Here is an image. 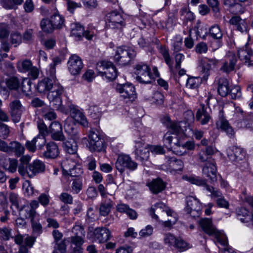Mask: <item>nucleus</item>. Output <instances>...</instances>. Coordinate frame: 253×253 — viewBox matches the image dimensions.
I'll return each mask as SVG.
<instances>
[{"instance_id":"nucleus-1","label":"nucleus","mask_w":253,"mask_h":253,"mask_svg":"<svg viewBox=\"0 0 253 253\" xmlns=\"http://www.w3.org/2000/svg\"><path fill=\"white\" fill-rule=\"evenodd\" d=\"M63 92V87L58 84H55L52 89L49 91L47 97L50 102V105L54 109L63 113H68V110L62 105L61 95Z\"/></svg>"},{"instance_id":"nucleus-2","label":"nucleus","mask_w":253,"mask_h":253,"mask_svg":"<svg viewBox=\"0 0 253 253\" xmlns=\"http://www.w3.org/2000/svg\"><path fill=\"white\" fill-rule=\"evenodd\" d=\"M199 223L202 230L206 234L215 237L217 242L222 246L226 245L227 237L215 228L213 225L211 219L207 218H202L199 220Z\"/></svg>"},{"instance_id":"nucleus-3","label":"nucleus","mask_w":253,"mask_h":253,"mask_svg":"<svg viewBox=\"0 0 253 253\" xmlns=\"http://www.w3.org/2000/svg\"><path fill=\"white\" fill-rule=\"evenodd\" d=\"M136 54V53L133 49L127 46H121L116 51L114 60L119 65L126 66L130 63Z\"/></svg>"},{"instance_id":"nucleus-4","label":"nucleus","mask_w":253,"mask_h":253,"mask_svg":"<svg viewBox=\"0 0 253 253\" xmlns=\"http://www.w3.org/2000/svg\"><path fill=\"white\" fill-rule=\"evenodd\" d=\"M96 70L99 75L105 77L108 81H112L118 76L117 69L113 63L102 61L97 64Z\"/></svg>"},{"instance_id":"nucleus-5","label":"nucleus","mask_w":253,"mask_h":253,"mask_svg":"<svg viewBox=\"0 0 253 253\" xmlns=\"http://www.w3.org/2000/svg\"><path fill=\"white\" fill-rule=\"evenodd\" d=\"M134 69L137 81L142 84H151L152 80L154 77L151 73L150 68L147 64L140 62L134 66Z\"/></svg>"},{"instance_id":"nucleus-6","label":"nucleus","mask_w":253,"mask_h":253,"mask_svg":"<svg viewBox=\"0 0 253 253\" xmlns=\"http://www.w3.org/2000/svg\"><path fill=\"white\" fill-rule=\"evenodd\" d=\"M89 149L92 152H102L105 149L104 139L101 137L98 131L91 128L88 132Z\"/></svg>"},{"instance_id":"nucleus-7","label":"nucleus","mask_w":253,"mask_h":253,"mask_svg":"<svg viewBox=\"0 0 253 253\" xmlns=\"http://www.w3.org/2000/svg\"><path fill=\"white\" fill-rule=\"evenodd\" d=\"M107 27L112 29L122 30L126 25L125 19L117 11H112L106 15Z\"/></svg>"},{"instance_id":"nucleus-8","label":"nucleus","mask_w":253,"mask_h":253,"mask_svg":"<svg viewBox=\"0 0 253 253\" xmlns=\"http://www.w3.org/2000/svg\"><path fill=\"white\" fill-rule=\"evenodd\" d=\"M137 164L133 161L130 157L127 155H120L115 163L117 169L121 173H123L126 169L130 171L135 170L137 168Z\"/></svg>"},{"instance_id":"nucleus-9","label":"nucleus","mask_w":253,"mask_h":253,"mask_svg":"<svg viewBox=\"0 0 253 253\" xmlns=\"http://www.w3.org/2000/svg\"><path fill=\"white\" fill-rule=\"evenodd\" d=\"M186 202L185 212L193 217H198L202 209L199 200L195 197L189 196L186 197Z\"/></svg>"},{"instance_id":"nucleus-10","label":"nucleus","mask_w":253,"mask_h":253,"mask_svg":"<svg viewBox=\"0 0 253 253\" xmlns=\"http://www.w3.org/2000/svg\"><path fill=\"white\" fill-rule=\"evenodd\" d=\"M161 122L163 125L171 131V133L178 135L183 133L184 131L181 125L185 124L183 122L172 121L168 115H164L161 118Z\"/></svg>"},{"instance_id":"nucleus-11","label":"nucleus","mask_w":253,"mask_h":253,"mask_svg":"<svg viewBox=\"0 0 253 253\" xmlns=\"http://www.w3.org/2000/svg\"><path fill=\"white\" fill-rule=\"evenodd\" d=\"M135 142L134 154L136 159L141 161H147L149 158L150 154L148 145L145 144L142 140H136Z\"/></svg>"},{"instance_id":"nucleus-12","label":"nucleus","mask_w":253,"mask_h":253,"mask_svg":"<svg viewBox=\"0 0 253 253\" xmlns=\"http://www.w3.org/2000/svg\"><path fill=\"white\" fill-rule=\"evenodd\" d=\"M67 66L68 70L72 75H77L80 73L84 67V64L81 58L74 54L69 58Z\"/></svg>"},{"instance_id":"nucleus-13","label":"nucleus","mask_w":253,"mask_h":253,"mask_svg":"<svg viewBox=\"0 0 253 253\" xmlns=\"http://www.w3.org/2000/svg\"><path fill=\"white\" fill-rule=\"evenodd\" d=\"M116 90L124 99L133 100L136 97L135 88L131 84H118Z\"/></svg>"},{"instance_id":"nucleus-14","label":"nucleus","mask_w":253,"mask_h":253,"mask_svg":"<svg viewBox=\"0 0 253 253\" xmlns=\"http://www.w3.org/2000/svg\"><path fill=\"white\" fill-rule=\"evenodd\" d=\"M238 55L240 60L243 61L245 64L248 66L253 64V61L251 59V57L253 55V51L247 44L243 47L239 48Z\"/></svg>"},{"instance_id":"nucleus-15","label":"nucleus","mask_w":253,"mask_h":253,"mask_svg":"<svg viewBox=\"0 0 253 253\" xmlns=\"http://www.w3.org/2000/svg\"><path fill=\"white\" fill-rule=\"evenodd\" d=\"M236 217L241 222L248 226L253 227V213L245 208H239L236 210Z\"/></svg>"},{"instance_id":"nucleus-16","label":"nucleus","mask_w":253,"mask_h":253,"mask_svg":"<svg viewBox=\"0 0 253 253\" xmlns=\"http://www.w3.org/2000/svg\"><path fill=\"white\" fill-rule=\"evenodd\" d=\"M71 35L80 39L82 37H85L87 40H91L93 37V34L90 31H85L83 26L81 24L75 23L71 24Z\"/></svg>"},{"instance_id":"nucleus-17","label":"nucleus","mask_w":253,"mask_h":253,"mask_svg":"<svg viewBox=\"0 0 253 253\" xmlns=\"http://www.w3.org/2000/svg\"><path fill=\"white\" fill-rule=\"evenodd\" d=\"M70 109V115L77 123L84 127H88V122L84 114L79 110L74 105L68 106Z\"/></svg>"},{"instance_id":"nucleus-18","label":"nucleus","mask_w":253,"mask_h":253,"mask_svg":"<svg viewBox=\"0 0 253 253\" xmlns=\"http://www.w3.org/2000/svg\"><path fill=\"white\" fill-rule=\"evenodd\" d=\"M51 138L55 141H63L65 136L63 133L62 125L57 121L52 122L49 127Z\"/></svg>"},{"instance_id":"nucleus-19","label":"nucleus","mask_w":253,"mask_h":253,"mask_svg":"<svg viewBox=\"0 0 253 253\" xmlns=\"http://www.w3.org/2000/svg\"><path fill=\"white\" fill-rule=\"evenodd\" d=\"M227 155L231 161L238 163L245 159L246 153L242 148L234 146L227 150Z\"/></svg>"},{"instance_id":"nucleus-20","label":"nucleus","mask_w":253,"mask_h":253,"mask_svg":"<svg viewBox=\"0 0 253 253\" xmlns=\"http://www.w3.org/2000/svg\"><path fill=\"white\" fill-rule=\"evenodd\" d=\"M237 59L235 54L229 52L225 56V61L221 67V70L226 73H229L235 69Z\"/></svg>"},{"instance_id":"nucleus-21","label":"nucleus","mask_w":253,"mask_h":253,"mask_svg":"<svg viewBox=\"0 0 253 253\" xmlns=\"http://www.w3.org/2000/svg\"><path fill=\"white\" fill-rule=\"evenodd\" d=\"M216 126L218 129L225 132L227 135L231 137L234 134V131L229 124L228 121L223 117V112H219V120L216 122Z\"/></svg>"},{"instance_id":"nucleus-22","label":"nucleus","mask_w":253,"mask_h":253,"mask_svg":"<svg viewBox=\"0 0 253 253\" xmlns=\"http://www.w3.org/2000/svg\"><path fill=\"white\" fill-rule=\"evenodd\" d=\"M217 169L214 162L205 163L203 168V174L213 183L217 181Z\"/></svg>"},{"instance_id":"nucleus-23","label":"nucleus","mask_w":253,"mask_h":253,"mask_svg":"<svg viewBox=\"0 0 253 253\" xmlns=\"http://www.w3.org/2000/svg\"><path fill=\"white\" fill-rule=\"evenodd\" d=\"M94 240L99 243H104L111 237L110 231L105 227L96 228L93 231Z\"/></svg>"},{"instance_id":"nucleus-24","label":"nucleus","mask_w":253,"mask_h":253,"mask_svg":"<svg viewBox=\"0 0 253 253\" xmlns=\"http://www.w3.org/2000/svg\"><path fill=\"white\" fill-rule=\"evenodd\" d=\"M10 113L14 122H18L20 121L21 112L22 105L19 100L15 99L9 103Z\"/></svg>"},{"instance_id":"nucleus-25","label":"nucleus","mask_w":253,"mask_h":253,"mask_svg":"<svg viewBox=\"0 0 253 253\" xmlns=\"http://www.w3.org/2000/svg\"><path fill=\"white\" fill-rule=\"evenodd\" d=\"M168 165L171 173L181 172L184 168V163L180 159L175 157H170L168 160Z\"/></svg>"},{"instance_id":"nucleus-26","label":"nucleus","mask_w":253,"mask_h":253,"mask_svg":"<svg viewBox=\"0 0 253 253\" xmlns=\"http://www.w3.org/2000/svg\"><path fill=\"white\" fill-rule=\"evenodd\" d=\"M147 185L152 193L158 194L162 192L166 188V183L161 178H157L153 179L151 181L148 183Z\"/></svg>"},{"instance_id":"nucleus-27","label":"nucleus","mask_w":253,"mask_h":253,"mask_svg":"<svg viewBox=\"0 0 253 253\" xmlns=\"http://www.w3.org/2000/svg\"><path fill=\"white\" fill-rule=\"evenodd\" d=\"M46 150L42 153V155L46 158L54 159L56 158L59 154V151L57 144L50 141L45 145Z\"/></svg>"},{"instance_id":"nucleus-28","label":"nucleus","mask_w":253,"mask_h":253,"mask_svg":"<svg viewBox=\"0 0 253 253\" xmlns=\"http://www.w3.org/2000/svg\"><path fill=\"white\" fill-rule=\"evenodd\" d=\"M9 27L6 25H1V49L8 52L10 48V44L8 37L9 33Z\"/></svg>"},{"instance_id":"nucleus-29","label":"nucleus","mask_w":253,"mask_h":253,"mask_svg":"<svg viewBox=\"0 0 253 253\" xmlns=\"http://www.w3.org/2000/svg\"><path fill=\"white\" fill-rule=\"evenodd\" d=\"M55 84H58L56 83V81L47 77L38 83L37 89L41 93H44L47 91H50Z\"/></svg>"},{"instance_id":"nucleus-30","label":"nucleus","mask_w":253,"mask_h":253,"mask_svg":"<svg viewBox=\"0 0 253 253\" xmlns=\"http://www.w3.org/2000/svg\"><path fill=\"white\" fill-rule=\"evenodd\" d=\"M29 177L34 176L36 174L43 172L45 169V165L40 160H35L28 165Z\"/></svg>"},{"instance_id":"nucleus-31","label":"nucleus","mask_w":253,"mask_h":253,"mask_svg":"<svg viewBox=\"0 0 253 253\" xmlns=\"http://www.w3.org/2000/svg\"><path fill=\"white\" fill-rule=\"evenodd\" d=\"M196 118L203 125L207 124L211 120L210 113L208 112L204 104H201V108L197 110Z\"/></svg>"},{"instance_id":"nucleus-32","label":"nucleus","mask_w":253,"mask_h":253,"mask_svg":"<svg viewBox=\"0 0 253 253\" xmlns=\"http://www.w3.org/2000/svg\"><path fill=\"white\" fill-rule=\"evenodd\" d=\"M231 86L227 79L220 78L218 81V92L222 97L227 96L229 93Z\"/></svg>"},{"instance_id":"nucleus-33","label":"nucleus","mask_w":253,"mask_h":253,"mask_svg":"<svg viewBox=\"0 0 253 253\" xmlns=\"http://www.w3.org/2000/svg\"><path fill=\"white\" fill-rule=\"evenodd\" d=\"M204 30L205 33L207 34V29H205ZM208 34L214 40H222L223 37V32L217 24H214L209 28Z\"/></svg>"},{"instance_id":"nucleus-34","label":"nucleus","mask_w":253,"mask_h":253,"mask_svg":"<svg viewBox=\"0 0 253 253\" xmlns=\"http://www.w3.org/2000/svg\"><path fill=\"white\" fill-rule=\"evenodd\" d=\"M71 246L73 249L74 253H81L82 252V246L84 243L83 239L79 236H74L70 238Z\"/></svg>"},{"instance_id":"nucleus-35","label":"nucleus","mask_w":253,"mask_h":253,"mask_svg":"<svg viewBox=\"0 0 253 253\" xmlns=\"http://www.w3.org/2000/svg\"><path fill=\"white\" fill-rule=\"evenodd\" d=\"M117 210L120 212H125L131 219H135L137 217V213L136 211L130 209L129 206L124 204L118 205L117 206Z\"/></svg>"},{"instance_id":"nucleus-36","label":"nucleus","mask_w":253,"mask_h":253,"mask_svg":"<svg viewBox=\"0 0 253 253\" xmlns=\"http://www.w3.org/2000/svg\"><path fill=\"white\" fill-rule=\"evenodd\" d=\"M62 141V146L65 151L70 154H74L77 152L78 145L76 140H65L64 139Z\"/></svg>"},{"instance_id":"nucleus-37","label":"nucleus","mask_w":253,"mask_h":253,"mask_svg":"<svg viewBox=\"0 0 253 253\" xmlns=\"http://www.w3.org/2000/svg\"><path fill=\"white\" fill-rule=\"evenodd\" d=\"M71 181L72 182L71 189L74 194H78L80 193L83 188V179L82 177H76L73 178Z\"/></svg>"},{"instance_id":"nucleus-38","label":"nucleus","mask_w":253,"mask_h":253,"mask_svg":"<svg viewBox=\"0 0 253 253\" xmlns=\"http://www.w3.org/2000/svg\"><path fill=\"white\" fill-rule=\"evenodd\" d=\"M113 206L114 203L112 201L109 199H104V201L101 203L99 208L100 215L102 216L108 215Z\"/></svg>"},{"instance_id":"nucleus-39","label":"nucleus","mask_w":253,"mask_h":253,"mask_svg":"<svg viewBox=\"0 0 253 253\" xmlns=\"http://www.w3.org/2000/svg\"><path fill=\"white\" fill-rule=\"evenodd\" d=\"M39 217H28L31 223L33 234L36 237L39 236L42 232V227L39 222Z\"/></svg>"},{"instance_id":"nucleus-40","label":"nucleus","mask_w":253,"mask_h":253,"mask_svg":"<svg viewBox=\"0 0 253 253\" xmlns=\"http://www.w3.org/2000/svg\"><path fill=\"white\" fill-rule=\"evenodd\" d=\"M199 68L200 69L201 74L203 75L202 78L204 80H207L210 74L211 68L209 66L204 59H201L199 64Z\"/></svg>"},{"instance_id":"nucleus-41","label":"nucleus","mask_w":253,"mask_h":253,"mask_svg":"<svg viewBox=\"0 0 253 253\" xmlns=\"http://www.w3.org/2000/svg\"><path fill=\"white\" fill-rule=\"evenodd\" d=\"M171 150L174 154L179 156L183 155L187 153L184 143L178 139H176V142L173 143Z\"/></svg>"},{"instance_id":"nucleus-42","label":"nucleus","mask_w":253,"mask_h":253,"mask_svg":"<svg viewBox=\"0 0 253 253\" xmlns=\"http://www.w3.org/2000/svg\"><path fill=\"white\" fill-rule=\"evenodd\" d=\"M39 206V201L33 200L30 203V209L25 210L26 214L25 216L26 218L32 217H39V214L37 213L36 209Z\"/></svg>"},{"instance_id":"nucleus-43","label":"nucleus","mask_w":253,"mask_h":253,"mask_svg":"<svg viewBox=\"0 0 253 253\" xmlns=\"http://www.w3.org/2000/svg\"><path fill=\"white\" fill-rule=\"evenodd\" d=\"M9 200L12 206H14L16 209L19 211H22L24 208H26L25 205H22L21 199L18 197V195L15 193H11L9 195Z\"/></svg>"},{"instance_id":"nucleus-44","label":"nucleus","mask_w":253,"mask_h":253,"mask_svg":"<svg viewBox=\"0 0 253 253\" xmlns=\"http://www.w3.org/2000/svg\"><path fill=\"white\" fill-rule=\"evenodd\" d=\"M24 193L27 196H33L38 194V191L34 189V186L29 180H26L23 184Z\"/></svg>"},{"instance_id":"nucleus-45","label":"nucleus","mask_w":253,"mask_h":253,"mask_svg":"<svg viewBox=\"0 0 253 253\" xmlns=\"http://www.w3.org/2000/svg\"><path fill=\"white\" fill-rule=\"evenodd\" d=\"M160 52L162 55L166 63L169 66V70L171 72L172 71V63L171 59L169 56V49L165 46H161L160 48Z\"/></svg>"},{"instance_id":"nucleus-46","label":"nucleus","mask_w":253,"mask_h":253,"mask_svg":"<svg viewBox=\"0 0 253 253\" xmlns=\"http://www.w3.org/2000/svg\"><path fill=\"white\" fill-rule=\"evenodd\" d=\"M50 19L55 29L61 28L64 25V18L59 14L55 13L52 15Z\"/></svg>"},{"instance_id":"nucleus-47","label":"nucleus","mask_w":253,"mask_h":253,"mask_svg":"<svg viewBox=\"0 0 253 253\" xmlns=\"http://www.w3.org/2000/svg\"><path fill=\"white\" fill-rule=\"evenodd\" d=\"M183 178L188 181L190 182L192 184H196L198 186H202L205 187L206 189V186L208 185L207 184L206 180L203 179L199 176H183Z\"/></svg>"},{"instance_id":"nucleus-48","label":"nucleus","mask_w":253,"mask_h":253,"mask_svg":"<svg viewBox=\"0 0 253 253\" xmlns=\"http://www.w3.org/2000/svg\"><path fill=\"white\" fill-rule=\"evenodd\" d=\"M190 248L189 244L182 238H177L173 248L179 252L185 251Z\"/></svg>"},{"instance_id":"nucleus-49","label":"nucleus","mask_w":253,"mask_h":253,"mask_svg":"<svg viewBox=\"0 0 253 253\" xmlns=\"http://www.w3.org/2000/svg\"><path fill=\"white\" fill-rule=\"evenodd\" d=\"M40 25L42 29L46 33H51L55 29L50 18L42 19Z\"/></svg>"},{"instance_id":"nucleus-50","label":"nucleus","mask_w":253,"mask_h":253,"mask_svg":"<svg viewBox=\"0 0 253 253\" xmlns=\"http://www.w3.org/2000/svg\"><path fill=\"white\" fill-rule=\"evenodd\" d=\"M10 144L12 147V153L14 152L18 157H20L24 154L25 148L21 143L17 141H12L10 142Z\"/></svg>"},{"instance_id":"nucleus-51","label":"nucleus","mask_w":253,"mask_h":253,"mask_svg":"<svg viewBox=\"0 0 253 253\" xmlns=\"http://www.w3.org/2000/svg\"><path fill=\"white\" fill-rule=\"evenodd\" d=\"M177 238L174 235L170 233L165 234L164 242L165 244L167 245L168 247L170 248H173Z\"/></svg>"},{"instance_id":"nucleus-52","label":"nucleus","mask_w":253,"mask_h":253,"mask_svg":"<svg viewBox=\"0 0 253 253\" xmlns=\"http://www.w3.org/2000/svg\"><path fill=\"white\" fill-rule=\"evenodd\" d=\"M32 67V64L31 61L25 60L20 61L17 63V68L19 71L26 72L28 71Z\"/></svg>"},{"instance_id":"nucleus-53","label":"nucleus","mask_w":253,"mask_h":253,"mask_svg":"<svg viewBox=\"0 0 253 253\" xmlns=\"http://www.w3.org/2000/svg\"><path fill=\"white\" fill-rule=\"evenodd\" d=\"M37 126L39 129V133L38 135L45 137L49 133V129L45 125L43 121L40 120L37 122Z\"/></svg>"},{"instance_id":"nucleus-54","label":"nucleus","mask_w":253,"mask_h":253,"mask_svg":"<svg viewBox=\"0 0 253 253\" xmlns=\"http://www.w3.org/2000/svg\"><path fill=\"white\" fill-rule=\"evenodd\" d=\"M6 84L9 89H16L19 87L20 82L16 77H13L6 81Z\"/></svg>"},{"instance_id":"nucleus-55","label":"nucleus","mask_w":253,"mask_h":253,"mask_svg":"<svg viewBox=\"0 0 253 253\" xmlns=\"http://www.w3.org/2000/svg\"><path fill=\"white\" fill-rule=\"evenodd\" d=\"M31 84L32 82L29 79H24L22 83V90L27 96H29L31 94Z\"/></svg>"},{"instance_id":"nucleus-56","label":"nucleus","mask_w":253,"mask_h":253,"mask_svg":"<svg viewBox=\"0 0 253 253\" xmlns=\"http://www.w3.org/2000/svg\"><path fill=\"white\" fill-rule=\"evenodd\" d=\"M200 84L199 78L191 77L188 79L186 83V86L189 88H196Z\"/></svg>"},{"instance_id":"nucleus-57","label":"nucleus","mask_w":253,"mask_h":253,"mask_svg":"<svg viewBox=\"0 0 253 253\" xmlns=\"http://www.w3.org/2000/svg\"><path fill=\"white\" fill-rule=\"evenodd\" d=\"M158 208L163 209V210L165 211L166 209L168 208V207H167L166 205L164 204V203L159 202L155 204L154 205L153 207H152L151 208V210L150 211V214L153 218H155L156 220H158L159 217L158 215L155 213V209Z\"/></svg>"},{"instance_id":"nucleus-58","label":"nucleus","mask_w":253,"mask_h":253,"mask_svg":"<svg viewBox=\"0 0 253 253\" xmlns=\"http://www.w3.org/2000/svg\"><path fill=\"white\" fill-rule=\"evenodd\" d=\"M228 95L233 99L239 98L242 95L240 87L239 86H232L230 89Z\"/></svg>"},{"instance_id":"nucleus-59","label":"nucleus","mask_w":253,"mask_h":253,"mask_svg":"<svg viewBox=\"0 0 253 253\" xmlns=\"http://www.w3.org/2000/svg\"><path fill=\"white\" fill-rule=\"evenodd\" d=\"M172 136L170 135V133L167 132L164 136L163 142L165 146L169 150H172L173 144H172Z\"/></svg>"},{"instance_id":"nucleus-60","label":"nucleus","mask_w":253,"mask_h":253,"mask_svg":"<svg viewBox=\"0 0 253 253\" xmlns=\"http://www.w3.org/2000/svg\"><path fill=\"white\" fill-rule=\"evenodd\" d=\"M59 198L61 201L65 204H71L73 203V198L71 194L68 193H62L60 195Z\"/></svg>"},{"instance_id":"nucleus-61","label":"nucleus","mask_w":253,"mask_h":253,"mask_svg":"<svg viewBox=\"0 0 253 253\" xmlns=\"http://www.w3.org/2000/svg\"><path fill=\"white\" fill-rule=\"evenodd\" d=\"M11 231V229L8 227H5L1 229V238L5 241L8 240L10 238H13Z\"/></svg>"},{"instance_id":"nucleus-62","label":"nucleus","mask_w":253,"mask_h":253,"mask_svg":"<svg viewBox=\"0 0 253 253\" xmlns=\"http://www.w3.org/2000/svg\"><path fill=\"white\" fill-rule=\"evenodd\" d=\"M11 43L15 44V46L19 44L22 42V36L18 32H14L11 34L10 36Z\"/></svg>"},{"instance_id":"nucleus-63","label":"nucleus","mask_w":253,"mask_h":253,"mask_svg":"<svg viewBox=\"0 0 253 253\" xmlns=\"http://www.w3.org/2000/svg\"><path fill=\"white\" fill-rule=\"evenodd\" d=\"M199 160L201 162L210 163L214 162V160L211 159V157L208 155V154L205 152L204 150H201L199 154Z\"/></svg>"},{"instance_id":"nucleus-64","label":"nucleus","mask_w":253,"mask_h":253,"mask_svg":"<svg viewBox=\"0 0 253 253\" xmlns=\"http://www.w3.org/2000/svg\"><path fill=\"white\" fill-rule=\"evenodd\" d=\"M86 167L88 170H93L96 167V161L92 156L88 157L86 161Z\"/></svg>"}]
</instances>
